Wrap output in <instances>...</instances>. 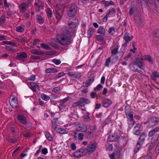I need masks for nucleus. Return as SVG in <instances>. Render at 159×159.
<instances>
[{
    "instance_id": "nucleus-56",
    "label": "nucleus",
    "mask_w": 159,
    "mask_h": 159,
    "mask_svg": "<svg viewBox=\"0 0 159 159\" xmlns=\"http://www.w3.org/2000/svg\"><path fill=\"white\" fill-rule=\"evenodd\" d=\"M23 136L25 137H30V134L29 132L28 131L23 132L21 133Z\"/></svg>"
},
{
    "instance_id": "nucleus-12",
    "label": "nucleus",
    "mask_w": 159,
    "mask_h": 159,
    "mask_svg": "<svg viewBox=\"0 0 159 159\" xmlns=\"http://www.w3.org/2000/svg\"><path fill=\"white\" fill-rule=\"evenodd\" d=\"M120 156L121 151L119 150H117L111 154L109 155V157L111 159H119Z\"/></svg>"
},
{
    "instance_id": "nucleus-42",
    "label": "nucleus",
    "mask_w": 159,
    "mask_h": 159,
    "mask_svg": "<svg viewBox=\"0 0 159 159\" xmlns=\"http://www.w3.org/2000/svg\"><path fill=\"white\" fill-rule=\"evenodd\" d=\"M93 32V29L91 28H89V29L87 32V37L89 38H90Z\"/></svg>"
},
{
    "instance_id": "nucleus-20",
    "label": "nucleus",
    "mask_w": 159,
    "mask_h": 159,
    "mask_svg": "<svg viewBox=\"0 0 159 159\" xmlns=\"http://www.w3.org/2000/svg\"><path fill=\"white\" fill-rule=\"evenodd\" d=\"M58 123V118H54L52 121V129L56 130L58 128L57 127V124Z\"/></svg>"
},
{
    "instance_id": "nucleus-28",
    "label": "nucleus",
    "mask_w": 159,
    "mask_h": 159,
    "mask_svg": "<svg viewBox=\"0 0 159 159\" xmlns=\"http://www.w3.org/2000/svg\"><path fill=\"white\" fill-rule=\"evenodd\" d=\"M141 61L142 60H141V58L139 60L136 59V61L134 63L139 68L143 70V65Z\"/></svg>"
},
{
    "instance_id": "nucleus-40",
    "label": "nucleus",
    "mask_w": 159,
    "mask_h": 159,
    "mask_svg": "<svg viewBox=\"0 0 159 159\" xmlns=\"http://www.w3.org/2000/svg\"><path fill=\"white\" fill-rule=\"evenodd\" d=\"M41 46L43 49L47 50H51V48L47 44H45L43 43H42L40 44Z\"/></svg>"
},
{
    "instance_id": "nucleus-29",
    "label": "nucleus",
    "mask_w": 159,
    "mask_h": 159,
    "mask_svg": "<svg viewBox=\"0 0 159 159\" xmlns=\"http://www.w3.org/2000/svg\"><path fill=\"white\" fill-rule=\"evenodd\" d=\"M94 130V129L93 127L92 126H90L89 127L87 128V130L86 131L88 136L90 137L92 134V133L93 132Z\"/></svg>"
},
{
    "instance_id": "nucleus-18",
    "label": "nucleus",
    "mask_w": 159,
    "mask_h": 159,
    "mask_svg": "<svg viewBox=\"0 0 159 159\" xmlns=\"http://www.w3.org/2000/svg\"><path fill=\"white\" fill-rule=\"evenodd\" d=\"M139 137V138L138 141L139 143H143L145 140V139L147 136V134L145 133H142L140 134Z\"/></svg>"
},
{
    "instance_id": "nucleus-25",
    "label": "nucleus",
    "mask_w": 159,
    "mask_h": 159,
    "mask_svg": "<svg viewBox=\"0 0 159 159\" xmlns=\"http://www.w3.org/2000/svg\"><path fill=\"white\" fill-rule=\"evenodd\" d=\"M27 4L26 2L21 3L20 6V12H25L26 10Z\"/></svg>"
},
{
    "instance_id": "nucleus-61",
    "label": "nucleus",
    "mask_w": 159,
    "mask_h": 159,
    "mask_svg": "<svg viewBox=\"0 0 159 159\" xmlns=\"http://www.w3.org/2000/svg\"><path fill=\"white\" fill-rule=\"evenodd\" d=\"M52 62L57 65H58L61 64V61L60 60L54 59L52 60Z\"/></svg>"
},
{
    "instance_id": "nucleus-44",
    "label": "nucleus",
    "mask_w": 159,
    "mask_h": 159,
    "mask_svg": "<svg viewBox=\"0 0 159 159\" xmlns=\"http://www.w3.org/2000/svg\"><path fill=\"white\" fill-rule=\"evenodd\" d=\"M41 97L42 99L45 101H48L49 100L50 98V97L49 96L44 93L41 94Z\"/></svg>"
},
{
    "instance_id": "nucleus-6",
    "label": "nucleus",
    "mask_w": 159,
    "mask_h": 159,
    "mask_svg": "<svg viewBox=\"0 0 159 159\" xmlns=\"http://www.w3.org/2000/svg\"><path fill=\"white\" fill-rule=\"evenodd\" d=\"M149 137H157L159 136V126L152 129L149 132Z\"/></svg>"
},
{
    "instance_id": "nucleus-36",
    "label": "nucleus",
    "mask_w": 159,
    "mask_h": 159,
    "mask_svg": "<svg viewBox=\"0 0 159 159\" xmlns=\"http://www.w3.org/2000/svg\"><path fill=\"white\" fill-rule=\"evenodd\" d=\"M68 25L70 26V28L72 30V31L73 30L72 29L75 28L77 25V24L76 23H74L72 22L71 21H70V22H69L68 23ZM69 28V27H68Z\"/></svg>"
},
{
    "instance_id": "nucleus-35",
    "label": "nucleus",
    "mask_w": 159,
    "mask_h": 159,
    "mask_svg": "<svg viewBox=\"0 0 159 159\" xmlns=\"http://www.w3.org/2000/svg\"><path fill=\"white\" fill-rule=\"evenodd\" d=\"M6 139L10 143H14L16 140L17 139L14 137H11L10 136L7 137Z\"/></svg>"
},
{
    "instance_id": "nucleus-52",
    "label": "nucleus",
    "mask_w": 159,
    "mask_h": 159,
    "mask_svg": "<svg viewBox=\"0 0 159 159\" xmlns=\"http://www.w3.org/2000/svg\"><path fill=\"white\" fill-rule=\"evenodd\" d=\"M61 90V89L60 87H56L52 89V92L55 93H57L59 92Z\"/></svg>"
},
{
    "instance_id": "nucleus-62",
    "label": "nucleus",
    "mask_w": 159,
    "mask_h": 159,
    "mask_svg": "<svg viewBox=\"0 0 159 159\" xmlns=\"http://www.w3.org/2000/svg\"><path fill=\"white\" fill-rule=\"evenodd\" d=\"M39 42V39H34L33 42L31 43L33 44V45H35L38 44Z\"/></svg>"
},
{
    "instance_id": "nucleus-55",
    "label": "nucleus",
    "mask_w": 159,
    "mask_h": 159,
    "mask_svg": "<svg viewBox=\"0 0 159 159\" xmlns=\"http://www.w3.org/2000/svg\"><path fill=\"white\" fill-rule=\"evenodd\" d=\"M89 115V112H87L84 115V119L86 121H88L90 120Z\"/></svg>"
},
{
    "instance_id": "nucleus-38",
    "label": "nucleus",
    "mask_w": 159,
    "mask_h": 159,
    "mask_svg": "<svg viewBox=\"0 0 159 159\" xmlns=\"http://www.w3.org/2000/svg\"><path fill=\"white\" fill-rule=\"evenodd\" d=\"M105 30L104 28L102 27H100L98 29L97 33L104 35L105 33Z\"/></svg>"
},
{
    "instance_id": "nucleus-53",
    "label": "nucleus",
    "mask_w": 159,
    "mask_h": 159,
    "mask_svg": "<svg viewBox=\"0 0 159 159\" xmlns=\"http://www.w3.org/2000/svg\"><path fill=\"white\" fill-rule=\"evenodd\" d=\"M7 50L9 51L15 52L16 51V49H14L13 47L11 46H7L6 47Z\"/></svg>"
},
{
    "instance_id": "nucleus-13",
    "label": "nucleus",
    "mask_w": 159,
    "mask_h": 159,
    "mask_svg": "<svg viewBox=\"0 0 159 159\" xmlns=\"http://www.w3.org/2000/svg\"><path fill=\"white\" fill-rule=\"evenodd\" d=\"M141 125L139 123L136 124L133 129V133L136 135H139L140 134Z\"/></svg>"
},
{
    "instance_id": "nucleus-30",
    "label": "nucleus",
    "mask_w": 159,
    "mask_h": 159,
    "mask_svg": "<svg viewBox=\"0 0 159 159\" xmlns=\"http://www.w3.org/2000/svg\"><path fill=\"white\" fill-rule=\"evenodd\" d=\"M32 53L37 55H43L45 54L44 52L37 49H33L32 51Z\"/></svg>"
},
{
    "instance_id": "nucleus-15",
    "label": "nucleus",
    "mask_w": 159,
    "mask_h": 159,
    "mask_svg": "<svg viewBox=\"0 0 159 159\" xmlns=\"http://www.w3.org/2000/svg\"><path fill=\"white\" fill-rule=\"evenodd\" d=\"M141 60H142L147 61L150 64H152L154 60L152 57L150 55H145L141 57Z\"/></svg>"
},
{
    "instance_id": "nucleus-60",
    "label": "nucleus",
    "mask_w": 159,
    "mask_h": 159,
    "mask_svg": "<svg viewBox=\"0 0 159 159\" xmlns=\"http://www.w3.org/2000/svg\"><path fill=\"white\" fill-rule=\"evenodd\" d=\"M94 76L91 74L89 76V80H88L91 83H92L94 82Z\"/></svg>"
},
{
    "instance_id": "nucleus-10",
    "label": "nucleus",
    "mask_w": 159,
    "mask_h": 159,
    "mask_svg": "<svg viewBox=\"0 0 159 159\" xmlns=\"http://www.w3.org/2000/svg\"><path fill=\"white\" fill-rule=\"evenodd\" d=\"M159 119L156 117H152L150 118L148 121V126L149 128H152L159 122Z\"/></svg>"
},
{
    "instance_id": "nucleus-1",
    "label": "nucleus",
    "mask_w": 159,
    "mask_h": 159,
    "mask_svg": "<svg viewBox=\"0 0 159 159\" xmlns=\"http://www.w3.org/2000/svg\"><path fill=\"white\" fill-rule=\"evenodd\" d=\"M72 30L66 26L61 29V34L58 35L57 40L59 43L63 46L69 45L71 42Z\"/></svg>"
},
{
    "instance_id": "nucleus-64",
    "label": "nucleus",
    "mask_w": 159,
    "mask_h": 159,
    "mask_svg": "<svg viewBox=\"0 0 159 159\" xmlns=\"http://www.w3.org/2000/svg\"><path fill=\"white\" fill-rule=\"evenodd\" d=\"M36 75H31L28 78V80L33 81H34L36 79Z\"/></svg>"
},
{
    "instance_id": "nucleus-63",
    "label": "nucleus",
    "mask_w": 159,
    "mask_h": 159,
    "mask_svg": "<svg viewBox=\"0 0 159 159\" xmlns=\"http://www.w3.org/2000/svg\"><path fill=\"white\" fill-rule=\"evenodd\" d=\"M152 156L151 154H148L145 155L144 157V159H151Z\"/></svg>"
},
{
    "instance_id": "nucleus-4",
    "label": "nucleus",
    "mask_w": 159,
    "mask_h": 159,
    "mask_svg": "<svg viewBox=\"0 0 159 159\" xmlns=\"http://www.w3.org/2000/svg\"><path fill=\"white\" fill-rule=\"evenodd\" d=\"M125 115L127 119L128 124L129 125H134L135 122L133 118V114L130 110L129 111L125 112Z\"/></svg>"
},
{
    "instance_id": "nucleus-43",
    "label": "nucleus",
    "mask_w": 159,
    "mask_h": 159,
    "mask_svg": "<svg viewBox=\"0 0 159 159\" xmlns=\"http://www.w3.org/2000/svg\"><path fill=\"white\" fill-rule=\"evenodd\" d=\"M16 31L19 32H22L24 30V26L22 25L17 27L16 28Z\"/></svg>"
},
{
    "instance_id": "nucleus-27",
    "label": "nucleus",
    "mask_w": 159,
    "mask_h": 159,
    "mask_svg": "<svg viewBox=\"0 0 159 159\" xmlns=\"http://www.w3.org/2000/svg\"><path fill=\"white\" fill-rule=\"evenodd\" d=\"M102 4L105 7L109 6L111 5H114L115 4L114 2L112 1H108L106 0H102Z\"/></svg>"
},
{
    "instance_id": "nucleus-49",
    "label": "nucleus",
    "mask_w": 159,
    "mask_h": 159,
    "mask_svg": "<svg viewBox=\"0 0 159 159\" xmlns=\"http://www.w3.org/2000/svg\"><path fill=\"white\" fill-rule=\"evenodd\" d=\"M146 3H150L151 4L154 5V7H156V3L155 0H143Z\"/></svg>"
},
{
    "instance_id": "nucleus-5",
    "label": "nucleus",
    "mask_w": 159,
    "mask_h": 159,
    "mask_svg": "<svg viewBox=\"0 0 159 159\" xmlns=\"http://www.w3.org/2000/svg\"><path fill=\"white\" fill-rule=\"evenodd\" d=\"M9 102L11 106L13 108H16L18 104L17 98L14 95H11L10 97Z\"/></svg>"
},
{
    "instance_id": "nucleus-47",
    "label": "nucleus",
    "mask_w": 159,
    "mask_h": 159,
    "mask_svg": "<svg viewBox=\"0 0 159 159\" xmlns=\"http://www.w3.org/2000/svg\"><path fill=\"white\" fill-rule=\"evenodd\" d=\"M74 75H73L72 79L73 80H75L76 79H79L81 76L80 73H76L75 72Z\"/></svg>"
},
{
    "instance_id": "nucleus-46",
    "label": "nucleus",
    "mask_w": 159,
    "mask_h": 159,
    "mask_svg": "<svg viewBox=\"0 0 159 159\" xmlns=\"http://www.w3.org/2000/svg\"><path fill=\"white\" fill-rule=\"evenodd\" d=\"M103 88V86L101 84H98L96 87L93 89V90L95 92L99 91L101 89Z\"/></svg>"
},
{
    "instance_id": "nucleus-7",
    "label": "nucleus",
    "mask_w": 159,
    "mask_h": 159,
    "mask_svg": "<svg viewBox=\"0 0 159 159\" xmlns=\"http://www.w3.org/2000/svg\"><path fill=\"white\" fill-rule=\"evenodd\" d=\"M28 57L27 54L25 52L17 53L16 54L15 58L18 61H25Z\"/></svg>"
},
{
    "instance_id": "nucleus-8",
    "label": "nucleus",
    "mask_w": 159,
    "mask_h": 159,
    "mask_svg": "<svg viewBox=\"0 0 159 159\" xmlns=\"http://www.w3.org/2000/svg\"><path fill=\"white\" fill-rule=\"evenodd\" d=\"M76 12V8L75 4H71L69 10L68 11V16L70 17H73L75 15Z\"/></svg>"
},
{
    "instance_id": "nucleus-2",
    "label": "nucleus",
    "mask_w": 159,
    "mask_h": 159,
    "mask_svg": "<svg viewBox=\"0 0 159 159\" xmlns=\"http://www.w3.org/2000/svg\"><path fill=\"white\" fill-rule=\"evenodd\" d=\"M98 146V143L96 142H91L88 144L85 149V154L90 155L94 152Z\"/></svg>"
},
{
    "instance_id": "nucleus-24",
    "label": "nucleus",
    "mask_w": 159,
    "mask_h": 159,
    "mask_svg": "<svg viewBox=\"0 0 159 159\" xmlns=\"http://www.w3.org/2000/svg\"><path fill=\"white\" fill-rule=\"evenodd\" d=\"M119 47L120 46L118 44L113 47V49L111 51V54L112 55L115 56L118 53Z\"/></svg>"
},
{
    "instance_id": "nucleus-50",
    "label": "nucleus",
    "mask_w": 159,
    "mask_h": 159,
    "mask_svg": "<svg viewBox=\"0 0 159 159\" xmlns=\"http://www.w3.org/2000/svg\"><path fill=\"white\" fill-rule=\"evenodd\" d=\"M115 29L114 27L110 28L108 30V32L110 34H113L115 32Z\"/></svg>"
},
{
    "instance_id": "nucleus-33",
    "label": "nucleus",
    "mask_w": 159,
    "mask_h": 159,
    "mask_svg": "<svg viewBox=\"0 0 159 159\" xmlns=\"http://www.w3.org/2000/svg\"><path fill=\"white\" fill-rule=\"evenodd\" d=\"M56 131L57 133L61 134H67L68 133L67 131L61 128H58Z\"/></svg>"
},
{
    "instance_id": "nucleus-57",
    "label": "nucleus",
    "mask_w": 159,
    "mask_h": 159,
    "mask_svg": "<svg viewBox=\"0 0 159 159\" xmlns=\"http://www.w3.org/2000/svg\"><path fill=\"white\" fill-rule=\"evenodd\" d=\"M84 134L83 133H80L78 135V139L79 140L81 141L83 139Z\"/></svg>"
},
{
    "instance_id": "nucleus-37",
    "label": "nucleus",
    "mask_w": 159,
    "mask_h": 159,
    "mask_svg": "<svg viewBox=\"0 0 159 159\" xmlns=\"http://www.w3.org/2000/svg\"><path fill=\"white\" fill-rule=\"evenodd\" d=\"M52 9L50 8H47L46 9V11L48 16L50 18H51L52 16Z\"/></svg>"
},
{
    "instance_id": "nucleus-17",
    "label": "nucleus",
    "mask_w": 159,
    "mask_h": 159,
    "mask_svg": "<svg viewBox=\"0 0 159 159\" xmlns=\"http://www.w3.org/2000/svg\"><path fill=\"white\" fill-rule=\"evenodd\" d=\"M115 8H110L108 10V12L107 13L103 18L104 19H107L108 17L113 16L115 15Z\"/></svg>"
},
{
    "instance_id": "nucleus-21",
    "label": "nucleus",
    "mask_w": 159,
    "mask_h": 159,
    "mask_svg": "<svg viewBox=\"0 0 159 159\" xmlns=\"http://www.w3.org/2000/svg\"><path fill=\"white\" fill-rule=\"evenodd\" d=\"M136 65L134 62H133L129 65L130 68L134 72H138L139 73H140L141 71V70H139L136 67Z\"/></svg>"
},
{
    "instance_id": "nucleus-59",
    "label": "nucleus",
    "mask_w": 159,
    "mask_h": 159,
    "mask_svg": "<svg viewBox=\"0 0 159 159\" xmlns=\"http://www.w3.org/2000/svg\"><path fill=\"white\" fill-rule=\"evenodd\" d=\"M50 45L52 47H54L56 49L58 48H59V46L56 43H51L50 44Z\"/></svg>"
},
{
    "instance_id": "nucleus-11",
    "label": "nucleus",
    "mask_w": 159,
    "mask_h": 159,
    "mask_svg": "<svg viewBox=\"0 0 159 159\" xmlns=\"http://www.w3.org/2000/svg\"><path fill=\"white\" fill-rule=\"evenodd\" d=\"M28 85L32 91L34 92H36L38 90H39V85L36 83L33 82H28Z\"/></svg>"
},
{
    "instance_id": "nucleus-26",
    "label": "nucleus",
    "mask_w": 159,
    "mask_h": 159,
    "mask_svg": "<svg viewBox=\"0 0 159 159\" xmlns=\"http://www.w3.org/2000/svg\"><path fill=\"white\" fill-rule=\"evenodd\" d=\"M143 143L137 141L136 147L134 149V154L136 153L141 148Z\"/></svg>"
},
{
    "instance_id": "nucleus-34",
    "label": "nucleus",
    "mask_w": 159,
    "mask_h": 159,
    "mask_svg": "<svg viewBox=\"0 0 159 159\" xmlns=\"http://www.w3.org/2000/svg\"><path fill=\"white\" fill-rule=\"evenodd\" d=\"M155 144V140H151V142L149 143V146L148 147V150L150 151L154 147Z\"/></svg>"
},
{
    "instance_id": "nucleus-54",
    "label": "nucleus",
    "mask_w": 159,
    "mask_h": 159,
    "mask_svg": "<svg viewBox=\"0 0 159 159\" xmlns=\"http://www.w3.org/2000/svg\"><path fill=\"white\" fill-rule=\"evenodd\" d=\"M92 83L88 80L86 81L85 82L83 83V86L84 87H88L91 85Z\"/></svg>"
},
{
    "instance_id": "nucleus-19",
    "label": "nucleus",
    "mask_w": 159,
    "mask_h": 159,
    "mask_svg": "<svg viewBox=\"0 0 159 159\" xmlns=\"http://www.w3.org/2000/svg\"><path fill=\"white\" fill-rule=\"evenodd\" d=\"M87 125L83 124H81L79 125L78 129L79 131L85 132L87 131Z\"/></svg>"
},
{
    "instance_id": "nucleus-23",
    "label": "nucleus",
    "mask_w": 159,
    "mask_h": 159,
    "mask_svg": "<svg viewBox=\"0 0 159 159\" xmlns=\"http://www.w3.org/2000/svg\"><path fill=\"white\" fill-rule=\"evenodd\" d=\"M58 70L54 68H49L45 70V72L46 73L49 74L51 73H57Z\"/></svg>"
},
{
    "instance_id": "nucleus-41",
    "label": "nucleus",
    "mask_w": 159,
    "mask_h": 159,
    "mask_svg": "<svg viewBox=\"0 0 159 159\" xmlns=\"http://www.w3.org/2000/svg\"><path fill=\"white\" fill-rule=\"evenodd\" d=\"M17 41L21 43H22L26 41L27 38L25 37H21L16 39Z\"/></svg>"
},
{
    "instance_id": "nucleus-48",
    "label": "nucleus",
    "mask_w": 159,
    "mask_h": 159,
    "mask_svg": "<svg viewBox=\"0 0 159 159\" xmlns=\"http://www.w3.org/2000/svg\"><path fill=\"white\" fill-rule=\"evenodd\" d=\"M60 103L58 107L60 110H61L64 109L66 107L65 104L62 102L61 101L60 102Z\"/></svg>"
},
{
    "instance_id": "nucleus-9",
    "label": "nucleus",
    "mask_w": 159,
    "mask_h": 159,
    "mask_svg": "<svg viewBox=\"0 0 159 159\" xmlns=\"http://www.w3.org/2000/svg\"><path fill=\"white\" fill-rule=\"evenodd\" d=\"M84 148H82L75 151L74 153L75 158H78L83 156L85 153Z\"/></svg>"
},
{
    "instance_id": "nucleus-32",
    "label": "nucleus",
    "mask_w": 159,
    "mask_h": 159,
    "mask_svg": "<svg viewBox=\"0 0 159 159\" xmlns=\"http://www.w3.org/2000/svg\"><path fill=\"white\" fill-rule=\"evenodd\" d=\"M119 138V137L118 136L115 135H110L108 137L109 141L111 142H113L114 141H116Z\"/></svg>"
},
{
    "instance_id": "nucleus-14",
    "label": "nucleus",
    "mask_w": 159,
    "mask_h": 159,
    "mask_svg": "<svg viewBox=\"0 0 159 159\" xmlns=\"http://www.w3.org/2000/svg\"><path fill=\"white\" fill-rule=\"evenodd\" d=\"M17 119L19 122L24 125H26L27 123V119L26 117L23 115H17Z\"/></svg>"
},
{
    "instance_id": "nucleus-16",
    "label": "nucleus",
    "mask_w": 159,
    "mask_h": 159,
    "mask_svg": "<svg viewBox=\"0 0 159 159\" xmlns=\"http://www.w3.org/2000/svg\"><path fill=\"white\" fill-rule=\"evenodd\" d=\"M112 103V101L108 98L104 99L102 102V105L105 107H108Z\"/></svg>"
},
{
    "instance_id": "nucleus-3",
    "label": "nucleus",
    "mask_w": 159,
    "mask_h": 159,
    "mask_svg": "<svg viewBox=\"0 0 159 159\" xmlns=\"http://www.w3.org/2000/svg\"><path fill=\"white\" fill-rule=\"evenodd\" d=\"M90 103V101L88 99L82 97L80 98V100L79 101L73 103L72 107H76L78 106H80L82 107H83L84 106L85 104H87Z\"/></svg>"
},
{
    "instance_id": "nucleus-22",
    "label": "nucleus",
    "mask_w": 159,
    "mask_h": 159,
    "mask_svg": "<svg viewBox=\"0 0 159 159\" xmlns=\"http://www.w3.org/2000/svg\"><path fill=\"white\" fill-rule=\"evenodd\" d=\"M159 77V73L157 71H154L151 75V79L153 80H155Z\"/></svg>"
},
{
    "instance_id": "nucleus-51",
    "label": "nucleus",
    "mask_w": 159,
    "mask_h": 159,
    "mask_svg": "<svg viewBox=\"0 0 159 159\" xmlns=\"http://www.w3.org/2000/svg\"><path fill=\"white\" fill-rule=\"evenodd\" d=\"M111 61V57H109L106 60L105 65L107 67H109V63H110Z\"/></svg>"
},
{
    "instance_id": "nucleus-58",
    "label": "nucleus",
    "mask_w": 159,
    "mask_h": 159,
    "mask_svg": "<svg viewBox=\"0 0 159 159\" xmlns=\"http://www.w3.org/2000/svg\"><path fill=\"white\" fill-rule=\"evenodd\" d=\"M4 7L5 8H8L10 6V4L7 2V0L3 1Z\"/></svg>"
},
{
    "instance_id": "nucleus-45",
    "label": "nucleus",
    "mask_w": 159,
    "mask_h": 159,
    "mask_svg": "<svg viewBox=\"0 0 159 159\" xmlns=\"http://www.w3.org/2000/svg\"><path fill=\"white\" fill-rule=\"evenodd\" d=\"M104 35H96L95 36V38L98 41H102L103 40Z\"/></svg>"
},
{
    "instance_id": "nucleus-39",
    "label": "nucleus",
    "mask_w": 159,
    "mask_h": 159,
    "mask_svg": "<svg viewBox=\"0 0 159 159\" xmlns=\"http://www.w3.org/2000/svg\"><path fill=\"white\" fill-rule=\"evenodd\" d=\"M46 138L49 141L52 142L53 140V138L52 135L49 132L46 133L45 134Z\"/></svg>"
},
{
    "instance_id": "nucleus-31",
    "label": "nucleus",
    "mask_w": 159,
    "mask_h": 159,
    "mask_svg": "<svg viewBox=\"0 0 159 159\" xmlns=\"http://www.w3.org/2000/svg\"><path fill=\"white\" fill-rule=\"evenodd\" d=\"M123 39L125 42H129L131 41L129 34L127 32H126L124 34Z\"/></svg>"
}]
</instances>
